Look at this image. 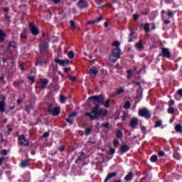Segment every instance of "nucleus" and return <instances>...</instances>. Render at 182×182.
<instances>
[{"label": "nucleus", "instance_id": "f257e3e1", "mask_svg": "<svg viewBox=\"0 0 182 182\" xmlns=\"http://www.w3.org/2000/svg\"><path fill=\"white\" fill-rule=\"evenodd\" d=\"M100 105L95 104V107H92L90 112H85V116L89 117L90 120H99L100 117H106L107 116V109L103 110L99 109Z\"/></svg>", "mask_w": 182, "mask_h": 182}, {"label": "nucleus", "instance_id": "f03ea898", "mask_svg": "<svg viewBox=\"0 0 182 182\" xmlns=\"http://www.w3.org/2000/svg\"><path fill=\"white\" fill-rule=\"evenodd\" d=\"M38 48L41 55L45 56L49 52V43L46 40H42L40 41Z\"/></svg>", "mask_w": 182, "mask_h": 182}, {"label": "nucleus", "instance_id": "7ed1b4c3", "mask_svg": "<svg viewBox=\"0 0 182 182\" xmlns=\"http://www.w3.org/2000/svg\"><path fill=\"white\" fill-rule=\"evenodd\" d=\"M139 116L141 117H144L146 120L151 119V112L146 107L140 109L138 112Z\"/></svg>", "mask_w": 182, "mask_h": 182}, {"label": "nucleus", "instance_id": "20e7f679", "mask_svg": "<svg viewBox=\"0 0 182 182\" xmlns=\"http://www.w3.org/2000/svg\"><path fill=\"white\" fill-rule=\"evenodd\" d=\"M18 144L19 146H23V147H26L29 146L30 141L28 139H26V136L25 134L19 135L18 138Z\"/></svg>", "mask_w": 182, "mask_h": 182}, {"label": "nucleus", "instance_id": "39448f33", "mask_svg": "<svg viewBox=\"0 0 182 182\" xmlns=\"http://www.w3.org/2000/svg\"><path fill=\"white\" fill-rule=\"evenodd\" d=\"M37 87H39L40 90H44L49 85V80L48 78H40L39 81L37 82Z\"/></svg>", "mask_w": 182, "mask_h": 182}, {"label": "nucleus", "instance_id": "423d86ee", "mask_svg": "<svg viewBox=\"0 0 182 182\" xmlns=\"http://www.w3.org/2000/svg\"><path fill=\"white\" fill-rule=\"evenodd\" d=\"M28 28L32 35H33L34 36H38L39 35V33L41 31H39V28H38L36 25H35V23L29 22Z\"/></svg>", "mask_w": 182, "mask_h": 182}, {"label": "nucleus", "instance_id": "0eeeda50", "mask_svg": "<svg viewBox=\"0 0 182 182\" xmlns=\"http://www.w3.org/2000/svg\"><path fill=\"white\" fill-rule=\"evenodd\" d=\"M88 100H93V103L96 105L97 103H100V105H103L105 102V98L103 97V95H94L92 97H90L88 98Z\"/></svg>", "mask_w": 182, "mask_h": 182}, {"label": "nucleus", "instance_id": "6e6552de", "mask_svg": "<svg viewBox=\"0 0 182 182\" xmlns=\"http://www.w3.org/2000/svg\"><path fill=\"white\" fill-rule=\"evenodd\" d=\"M0 112L4 113L5 112V101L6 100V96L0 94Z\"/></svg>", "mask_w": 182, "mask_h": 182}, {"label": "nucleus", "instance_id": "1a4fd4ad", "mask_svg": "<svg viewBox=\"0 0 182 182\" xmlns=\"http://www.w3.org/2000/svg\"><path fill=\"white\" fill-rule=\"evenodd\" d=\"M77 5L79 8V9H86L87 8H89V3H87V1L86 0H80Z\"/></svg>", "mask_w": 182, "mask_h": 182}, {"label": "nucleus", "instance_id": "9d476101", "mask_svg": "<svg viewBox=\"0 0 182 182\" xmlns=\"http://www.w3.org/2000/svg\"><path fill=\"white\" fill-rule=\"evenodd\" d=\"M159 55L163 58H166V59H170V58H171V53L170 52L168 48H162L161 53Z\"/></svg>", "mask_w": 182, "mask_h": 182}, {"label": "nucleus", "instance_id": "9b49d317", "mask_svg": "<svg viewBox=\"0 0 182 182\" xmlns=\"http://www.w3.org/2000/svg\"><path fill=\"white\" fill-rule=\"evenodd\" d=\"M54 62L57 63L58 65H60V66H63L65 68V66H68L69 65V60H60L59 58H55L54 60Z\"/></svg>", "mask_w": 182, "mask_h": 182}, {"label": "nucleus", "instance_id": "f8f14e48", "mask_svg": "<svg viewBox=\"0 0 182 182\" xmlns=\"http://www.w3.org/2000/svg\"><path fill=\"white\" fill-rule=\"evenodd\" d=\"M134 47H135V49L138 50V52H143V50H144V44H143V43L141 42V40L136 43L134 45Z\"/></svg>", "mask_w": 182, "mask_h": 182}, {"label": "nucleus", "instance_id": "ddd939ff", "mask_svg": "<svg viewBox=\"0 0 182 182\" xmlns=\"http://www.w3.org/2000/svg\"><path fill=\"white\" fill-rule=\"evenodd\" d=\"M130 150V147L127 144H122L119 148V151L124 154V153H127Z\"/></svg>", "mask_w": 182, "mask_h": 182}, {"label": "nucleus", "instance_id": "4468645a", "mask_svg": "<svg viewBox=\"0 0 182 182\" xmlns=\"http://www.w3.org/2000/svg\"><path fill=\"white\" fill-rule=\"evenodd\" d=\"M129 125L132 129H136L137 126L139 125V119L136 117L132 118Z\"/></svg>", "mask_w": 182, "mask_h": 182}, {"label": "nucleus", "instance_id": "2eb2a0df", "mask_svg": "<svg viewBox=\"0 0 182 182\" xmlns=\"http://www.w3.org/2000/svg\"><path fill=\"white\" fill-rule=\"evenodd\" d=\"M97 73H99V70H97V68L96 67H92L88 71V74L90 75V76H97Z\"/></svg>", "mask_w": 182, "mask_h": 182}, {"label": "nucleus", "instance_id": "dca6fc26", "mask_svg": "<svg viewBox=\"0 0 182 182\" xmlns=\"http://www.w3.org/2000/svg\"><path fill=\"white\" fill-rule=\"evenodd\" d=\"M76 112H72L70 115H68V117L65 119V121H67L68 123L70 124H73V117H75Z\"/></svg>", "mask_w": 182, "mask_h": 182}, {"label": "nucleus", "instance_id": "f3484780", "mask_svg": "<svg viewBox=\"0 0 182 182\" xmlns=\"http://www.w3.org/2000/svg\"><path fill=\"white\" fill-rule=\"evenodd\" d=\"M50 114H53V116H59V114H60V107H54Z\"/></svg>", "mask_w": 182, "mask_h": 182}, {"label": "nucleus", "instance_id": "a211bd4d", "mask_svg": "<svg viewBox=\"0 0 182 182\" xmlns=\"http://www.w3.org/2000/svg\"><path fill=\"white\" fill-rule=\"evenodd\" d=\"M134 177V173L133 172H129L128 174L124 177L125 181H132Z\"/></svg>", "mask_w": 182, "mask_h": 182}, {"label": "nucleus", "instance_id": "6ab92c4d", "mask_svg": "<svg viewBox=\"0 0 182 182\" xmlns=\"http://www.w3.org/2000/svg\"><path fill=\"white\" fill-rule=\"evenodd\" d=\"M30 161H31V159H26V160L23 161L21 163V167H22L23 168H25V167H28V166H29V164H31Z\"/></svg>", "mask_w": 182, "mask_h": 182}, {"label": "nucleus", "instance_id": "aec40b11", "mask_svg": "<svg viewBox=\"0 0 182 182\" xmlns=\"http://www.w3.org/2000/svg\"><path fill=\"white\" fill-rule=\"evenodd\" d=\"M119 58L117 57V55H114V54H111L109 56V61L112 63L117 62V59Z\"/></svg>", "mask_w": 182, "mask_h": 182}, {"label": "nucleus", "instance_id": "412c9836", "mask_svg": "<svg viewBox=\"0 0 182 182\" xmlns=\"http://www.w3.org/2000/svg\"><path fill=\"white\" fill-rule=\"evenodd\" d=\"M120 48H114L112 50V55L120 58Z\"/></svg>", "mask_w": 182, "mask_h": 182}, {"label": "nucleus", "instance_id": "4be33fe9", "mask_svg": "<svg viewBox=\"0 0 182 182\" xmlns=\"http://www.w3.org/2000/svg\"><path fill=\"white\" fill-rule=\"evenodd\" d=\"M5 38H6V33H5L2 30H0V43L5 41Z\"/></svg>", "mask_w": 182, "mask_h": 182}, {"label": "nucleus", "instance_id": "5701e85b", "mask_svg": "<svg viewBox=\"0 0 182 182\" xmlns=\"http://www.w3.org/2000/svg\"><path fill=\"white\" fill-rule=\"evenodd\" d=\"M144 31L146 32V33H149V32H150V24L146 23L144 25Z\"/></svg>", "mask_w": 182, "mask_h": 182}, {"label": "nucleus", "instance_id": "b1692460", "mask_svg": "<svg viewBox=\"0 0 182 182\" xmlns=\"http://www.w3.org/2000/svg\"><path fill=\"white\" fill-rule=\"evenodd\" d=\"M55 109V105H53V104L52 103H49L48 106V112L49 113V114H50V112Z\"/></svg>", "mask_w": 182, "mask_h": 182}, {"label": "nucleus", "instance_id": "393cba45", "mask_svg": "<svg viewBox=\"0 0 182 182\" xmlns=\"http://www.w3.org/2000/svg\"><path fill=\"white\" fill-rule=\"evenodd\" d=\"M31 109H33V105H28L25 106V111L29 114L31 113Z\"/></svg>", "mask_w": 182, "mask_h": 182}, {"label": "nucleus", "instance_id": "a878e982", "mask_svg": "<svg viewBox=\"0 0 182 182\" xmlns=\"http://www.w3.org/2000/svg\"><path fill=\"white\" fill-rule=\"evenodd\" d=\"M117 139H122L123 137V132L120 129H118L115 133Z\"/></svg>", "mask_w": 182, "mask_h": 182}, {"label": "nucleus", "instance_id": "bb28decb", "mask_svg": "<svg viewBox=\"0 0 182 182\" xmlns=\"http://www.w3.org/2000/svg\"><path fill=\"white\" fill-rule=\"evenodd\" d=\"M175 130L176 132H177L178 133H182V126L181 124H177L175 127Z\"/></svg>", "mask_w": 182, "mask_h": 182}, {"label": "nucleus", "instance_id": "cd10ccee", "mask_svg": "<svg viewBox=\"0 0 182 182\" xmlns=\"http://www.w3.org/2000/svg\"><path fill=\"white\" fill-rule=\"evenodd\" d=\"M132 107V104L130 103V101L125 102V104L124 105V109H130Z\"/></svg>", "mask_w": 182, "mask_h": 182}, {"label": "nucleus", "instance_id": "c85d7f7f", "mask_svg": "<svg viewBox=\"0 0 182 182\" xmlns=\"http://www.w3.org/2000/svg\"><path fill=\"white\" fill-rule=\"evenodd\" d=\"M141 132L144 134V136H146V134H147V128L144 126H141Z\"/></svg>", "mask_w": 182, "mask_h": 182}, {"label": "nucleus", "instance_id": "c756f323", "mask_svg": "<svg viewBox=\"0 0 182 182\" xmlns=\"http://www.w3.org/2000/svg\"><path fill=\"white\" fill-rule=\"evenodd\" d=\"M115 153H116V149H114V148L110 147L108 151L109 156H113V154H114Z\"/></svg>", "mask_w": 182, "mask_h": 182}, {"label": "nucleus", "instance_id": "7c9ffc66", "mask_svg": "<svg viewBox=\"0 0 182 182\" xmlns=\"http://www.w3.org/2000/svg\"><path fill=\"white\" fill-rule=\"evenodd\" d=\"M9 48H13V49H16V43L15 41H11L9 44Z\"/></svg>", "mask_w": 182, "mask_h": 182}, {"label": "nucleus", "instance_id": "2f4dec72", "mask_svg": "<svg viewBox=\"0 0 182 182\" xmlns=\"http://www.w3.org/2000/svg\"><path fill=\"white\" fill-rule=\"evenodd\" d=\"M150 161H151V163H156V161H157V155H152L150 158Z\"/></svg>", "mask_w": 182, "mask_h": 182}, {"label": "nucleus", "instance_id": "473e14b6", "mask_svg": "<svg viewBox=\"0 0 182 182\" xmlns=\"http://www.w3.org/2000/svg\"><path fill=\"white\" fill-rule=\"evenodd\" d=\"M70 25L71 26V29H76V24L75 23V21H70Z\"/></svg>", "mask_w": 182, "mask_h": 182}, {"label": "nucleus", "instance_id": "72a5a7b5", "mask_svg": "<svg viewBox=\"0 0 182 182\" xmlns=\"http://www.w3.org/2000/svg\"><path fill=\"white\" fill-rule=\"evenodd\" d=\"M68 56L69 59H73V58H75V53L73 51H70L68 53Z\"/></svg>", "mask_w": 182, "mask_h": 182}, {"label": "nucleus", "instance_id": "f704fd0d", "mask_svg": "<svg viewBox=\"0 0 182 182\" xmlns=\"http://www.w3.org/2000/svg\"><path fill=\"white\" fill-rule=\"evenodd\" d=\"M105 107H110V100H107L105 102H103Z\"/></svg>", "mask_w": 182, "mask_h": 182}, {"label": "nucleus", "instance_id": "c9c22d12", "mask_svg": "<svg viewBox=\"0 0 182 182\" xmlns=\"http://www.w3.org/2000/svg\"><path fill=\"white\" fill-rule=\"evenodd\" d=\"M173 158L176 159V160H180L181 159V155L178 152H174L173 153Z\"/></svg>", "mask_w": 182, "mask_h": 182}, {"label": "nucleus", "instance_id": "e433bc0d", "mask_svg": "<svg viewBox=\"0 0 182 182\" xmlns=\"http://www.w3.org/2000/svg\"><path fill=\"white\" fill-rule=\"evenodd\" d=\"M92 133V129L91 128H86L85 131V136H89Z\"/></svg>", "mask_w": 182, "mask_h": 182}, {"label": "nucleus", "instance_id": "4c0bfd02", "mask_svg": "<svg viewBox=\"0 0 182 182\" xmlns=\"http://www.w3.org/2000/svg\"><path fill=\"white\" fill-rule=\"evenodd\" d=\"M21 39H28V33H21L20 35Z\"/></svg>", "mask_w": 182, "mask_h": 182}, {"label": "nucleus", "instance_id": "58836bf2", "mask_svg": "<svg viewBox=\"0 0 182 182\" xmlns=\"http://www.w3.org/2000/svg\"><path fill=\"white\" fill-rule=\"evenodd\" d=\"M162 123L163 122H161V120L156 121L154 127H160V126H161Z\"/></svg>", "mask_w": 182, "mask_h": 182}, {"label": "nucleus", "instance_id": "ea45409f", "mask_svg": "<svg viewBox=\"0 0 182 182\" xmlns=\"http://www.w3.org/2000/svg\"><path fill=\"white\" fill-rule=\"evenodd\" d=\"M10 126H11V125H9V124H8V125L6 126V127H7V129H8V131H7V134H8V136H11V132H14V129L10 128Z\"/></svg>", "mask_w": 182, "mask_h": 182}, {"label": "nucleus", "instance_id": "a19ab883", "mask_svg": "<svg viewBox=\"0 0 182 182\" xmlns=\"http://www.w3.org/2000/svg\"><path fill=\"white\" fill-rule=\"evenodd\" d=\"M14 87L19 89V87H21V83H19V81H14Z\"/></svg>", "mask_w": 182, "mask_h": 182}, {"label": "nucleus", "instance_id": "79ce46f5", "mask_svg": "<svg viewBox=\"0 0 182 182\" xmlns=\"http://www.w3.org/2000/svg\"><path fill=\"white\" fill-rule=\"evenodd\" d=\"M42 65H43V61L41 60H38L35 63L36 66H42Z\"/></svg>", "mask_w": 182, "mask_h": 182}, {"label": "nucleus", "instance_id": "37998d69", "mask_svg": "<svg viewBox=\"0 0 182 182\" xmlns=\"http://www.w3.org/2000/svg\"><path fill=\"white\" fill-rule=\"evenodd\" d=\"M60 102L61 103H65V102H66V97L63 96V95H60Z\"/></svg>", "mask_w": 182, "mask_h": 182}, {"label": "nucleus", "instance_id": "c03bdc74", "mask_svg": "<svg viewBox=\"0 0 182 182\" xmlns=\"http://www.w3.org/2000/svg\"><path fill=\"white\" fill-rule=\"evenodd\" d=\"M168 113H169V114H173L174 108L173 107H170L169 108H168Z\"/></svg>", "mask_w": 182, "mask_h": 182}, {"label": "nucleus", "instance_id": "a18cd8bd", "mask_svg": "<svg viewBox=\"0 0 182 182\" xmlns=\"http://www.w3.org/2000/svg\"><path fill=\"white\" fill-rule=\"evenodd\" d=\"M65 149H66V147L65 146V145H61L60 146L58 147V150L59 151H60L62 153V151H65Z\"/></svg>", "mask_w": 182, "mask_h": 182}, {"label": "nucleus", "instance_id": "49530a36", "mask_svg": "<svg viewBox=\"0 0 182 182\" xmlns=\"http://www.w3.org/2000/svg\"><path fill=\"white\" fill-rule=\"evenodd\" d=\"M109 126H110V123L109 122L102 124V127H105V129H110Z\"/></svg>", "mask_w": 182, "mask_h": 182}, {"label": "nucleus", "instance_id": "de8ad7c7", "mask_svg": "<svg viewBox=\"0 0 182 182\" xmlns=\"http://www.w3.org/2000/svg\"><path fill=\"white\" fill-rule=\"evenodd\" d=\"M112 46H114L115 48H119V46H120V42L119 41H114L112 44Z\"/></svg>", "mask_w": 182, "mask_h": 182}, {"label": "nucleus", "instance_id": "09e8293b", "mask_svg": "<svg viewBox=\"0 0 182 182\" xmlns=\"http://www.w3.org/2000/svg\"><path fill=\"white\" fill-rule=\"evenodd\" d=\"M28 80H31V83H35V76H28Z\"/></svg>", "mask_w": 182, "mask_h": 182}, {"label": "nucleus", "instance_id": "8fccbe9b", "mask_svg": "<svg viewBox=\"0 0 182 182\" xmlns=\"http://www.w3.org/2000/svg\"><path fill=\"white\" fill-rule=\"evenodd\" d=\"M113 144H114V146H119L120 144V142L119 141L118 139H115L113 141Z\"/></svg>", "mask_w": 182, "mask_h": 182}, {"label": "nucleus", "instance_id": "3c124183", "mask_svg": "<svg viewBox=\"0 0 182 182\" xmlns=\"http://www.w3.org/2000/svg\"><path fill=\"white\" fill-rule=\"evenodd\" d=\"M127 79H129L130 77H132V70H127Z\"/></svg>", "mask_w": 182, "mask_h": 182}, {"label": "nucleus", "instance_id": "603ef678", "mask_svg": "<svg viewBox=\"0 0 182 182\" xmlns=\"http://www.w3.org/2000/svg\"><path fill=\"white\" fill-rule=\"evenodd\" d=\"M124 92V89L119 88L117 90V95H121V93H123Z\"/></svg>", "mask_w": 182, "mask_h": 182}, {"label": "nucleus", "instance_id": "864d4df0", "mask_svg": "<svg viewBox=\"0 0 182 182\" xmlns=\"http://www.w3.org/2000/svg\"><path fill=\"white\" fill-rule=\"evenodd\" d=\"M5 18L6 19H7L9 23H11V22H12V21L11 20V16H9L8 14H5Z\"/></svg>", "mask_w": 182, "mask_h": 182}, {"label": "nucleus", "instance_id": "5fc2aeb1", "mask_svg": "<svg viewBox=\"0 0 182 182\" xmlns=\"http://www.w3.org/2000/svg\"><path fill=\"white\" fill-rule=\"evenodd\" d=\"M167 16H168V18H173V16H174V14L171 11H168L167 13Z\"/></svg>", "mask_w": 182, "mask_h": 182}, {"label": "nucleus", "instance_id": "6e6d98bb", "mask_svg": "<svg viewBox=\"0 0 182 182\" xmlns=\"http://www.w3.org/2000/svg\"><path fill=\"white\" fill-rule=\"evenodd\" d=\"M1 154L2 156H6V154H8V150H6V149H3V150L1 151Z\"/></svg>", "mask_w": 182, "mask_h": 182}, {"label": "nucleus", "instance_id": "4d7b16f0", "mask_svg": "<svg viewBox=\"0 0 182 182\" xmlns=\"http://www.w3.org/2000/svg\"><path fill=\"white\" fill-rule=\"evenodd\" d=\"M127 119V114L124 113V115L122 117V121L126 122Z\"/></svg>", "mask_w": 182, "mask_h": 182}, {"label": "nucleus", "instance_id": "13d9d810", "mask_svg": "<svg viewBox=\"0 0 182 182\" xmlns=\"http://www.w3.org/2000/svg\"><path fill=\"white\" fill-rule=\"evenodd\" d=\"M133 36H134V34H130L129 33V39L128 40L129 43L133 42Z\"/></svg>", "mask_w": 182, "mask_h": 182}, {"label": "nucleus", "instance_id": "bf43d9fd", "mask_svg": "<svg viewBox=\"0 0 182 182\" xmlns=\"http://www.w3.org/2000/svg\"><path fill=\"white\" fill-rule=\"evenodd\" d=\"M95 2L97 5H100L104 2V0H95Z\"/></svg>", "mask_w": 182, "mask_h": 182}, {"label": "nucleus", "instance_id": "052dcab7", "mask_svg": "<svg viewBox=\"0 0 182 182\" xmlns=\"http://www.w3.org/2000/svg\"><path fill=\"white\" fill-rule=\"evenodd\" d=\"M158 154H159V156H160V157H164V156H165V153H164V151H160L159 153H158Z\"/></svg>", "mask_w": 182, "mask_h": 182}, {"label": "nucleus", "instance_id": "680f3d73", "mask_svg": "<svg viewBox=\"0 0 182 182\" xmlns=\"http://www.w3.org/2000/svg\"><path fill=\"white\" fill-rule=\"evenodd\" d=\"M43 137L45 139H47V137H49V132H46L43 134Z\"/></svg>", "mask_w": 182, "mask_h": 182}, {"label": "nucleus", "instance_id": "e2e57ef3", "mask_svg": "<svg viewBox=\"0 0 182 182\" xmlns=\"http://www.w3.org/2000/svg\"><path fill=\"white\" fill-rule=\"evenodd\" d=\"M100 21H103V17L100 16L95 21V22H100Z\"/></svg>", "mask_w": 182, "mask_h": 182}, {"label": "nucleus", "instance_id": "0e129e2a", "mask_svg": "<svg viewBox=\"0 0 182 182\" xmlns=\"http://www.w3.org/2000/svg\"><path fill=\"white\" fill-rule=\"evenodd\" d=\"M133 18L134 21H136V19H139V14H135L133 15Z\"/></svg>", "mask_w": 182, "mask_h": 182}, {"label": "nucleus", "instance_id": "69168bd1", "mask_svg": "<svg viewBox=\"0 0 182 182\" xmlns=\"http://www.w3.org/2000/svg\"><path fill=\"white\" fill-rule=\"evenodd\" d=\"M70 80H71V82H76V77L70 76Z\"/></svg>", "mask_w": 182, "mask_h": 182}, {"label": "nucleus", "instance_id": "338daca9", "mask_svg": "<svg viewBox=\"0 0 182 182\" xmlns=\"http://www.w3.org/2000/svg\"><path fill=\"white\" fill-rule=\"evenodd\" d=\"M70 70V68H64V73H69Z\"/></svg>", "mask_w": 182, "mask_h": 182}, {"label": "nucleus", "instance_id": "774afa93", "mask_svg": "<svg viewBox=\"0 0 182 182\" xmlns=\"http://www.w3.org/2000/svg\"><path fill=\"white\" fill-rule=\"evenodd\" d=\"M177 94L179 95V96H181V97H182V89H179V90L177 91Z\"/></svg>", "mask_w": 182, "mask_h": 182}]
</instances>
